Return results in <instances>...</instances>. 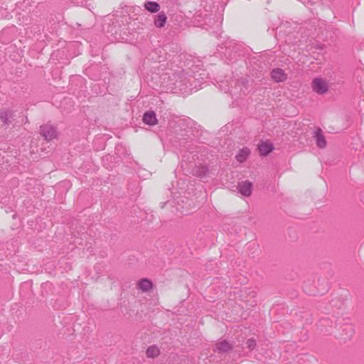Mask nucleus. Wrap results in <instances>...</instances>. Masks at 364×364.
I'll return each mask as SVG.
<instances>
[{"mask_svg":"<svg viewBox=\"0 0 364 364\" xmlns=\"http://www.w3.org/2000/svg\"><path fill=\"white\" fill-rule=\"evenodd\" d=\"M311 87L315 93L323 95L329 91V82L321 77H316L312 80Z\"/></svg>","mask_w":364,"mask_h":364,"instance_id":"nucleus-1","label":"nucleus"},{"mask_svg":"<svg viewBox=\"0 0 364 364\" xmlns=\"http://www.w3.org/2000/svg\"><path fill=\"white\" fill-rule=\"evenodd\" d=\"M40 134L46 141L57 139L59 136L56 127L50 123H46L40 127Z\"/></svg>","mask_w":364,"mask_h":364,"instance_id":"nucleus-2","label":"nucleus"},{"mask_svg":"<svg viewBox=\"0 0 364 364\" xmlns=\"http://www.w3.org/2000/svg\"><path fill=\"white\" fill-rule=\"evenodd\" d=\"M270 77L275 82H283L287 80L288 75L283 69L276 68L270 72Z\"/></svg>","mask_w":364,"mask_h":364,"instance_id":"nucleus-3","label":"nucleus"},{"mask_svg":"<svg viewBox=\"0 0 364 364\" xmlns=\"http://www.w3.org/2000/svg\"><path fill=\"white\" fill-rule=\"evenodd\" d=\"M237 189L243 196L249 197L251 196L252 192V183L250 181L239 182L237 186Z\"/></svg>","mask_w":364,"mask_h":364,"instance_id":"nucleus-4","label":"nucleus"},{"mask_svg":"<svg viewBox=\"0 0 364 364\" xmlns=\"http://www.w3.org/2000/svg\"><path fill=\"white\" fill-rule=\"evenodd\" d=\"M258 150L261 155L266 156L273 150V145L268 141H261L258 144Z\"/></svg>","mask_w":364,"mask_h":364,"instance_id":"nucleus-5","label":"nucleus"},{"mask_svg":"<svg viewBox=\"0 0 364 364\" xmlns=\"http://www.w3.org/2000/svg\"><path fill=\"white\" fill-rule=\"evenodd\" d=\"M302 289L304 291L309 295L315 296L323 293V291H319L316 287H311V284L309 281L304 283Z\"/></svg>","mask_w":364,"mask_h":364,"instance_id":"nucleus-6","label":"nucleus"},{"mask_svg":"<svg viewBox=\"0 0 364 364\" xmlns=\"http://www.w3.org/2000/svg\"><path fill=\"white\" fill-rule=\"evenodd\" d=\"M143 121L150 126L156 125L158 123L156 114L152 111L147 112L144 114Z\"/></svg>","mask_w":364,"mask_h":364,"instance_id":"nucleus-7","label":"nucleus"},{"mask_svg":"<svg viewBox=\"0 0 364 364\" xmlns=\"http://www.w3.org/2000/svg\"><path fill=\"white\" fill-rule=\"evenodd\" d=\"M250 154V150L247 147H244L239 150L235 156V158L238 162L242 163L247 160Z\"/></svg>","mask_w":364,"mask_h":364,"instance_id":"nucleus-8","label":"nucleus"},{"mask_svg":"<svg viewBox=\"0 0 364 364\" xmlns=\"http://www.w3.org/2000/svg\"><path fill=\"white\" fill-rule=\"evenodd\" d=\"M161 350L159 348L155 345L150 346L146 350V355L148 358H155L160 355Z\"/></svg>","mask_w":364,"mask_h":364,"instance_id":"nucleus-9","label":"nucleus"},{"mask_svg":"<svg viewBox=\"0 0 364 364\" xmlns=\"http://www.w3.org/2000/svg\"><path fill=\"white\" fill-rule=\"evenodd\" d=\"M138 287L144 292L149 291L152 289V283L147 279H143L138 282Z\"/></svg>","mask_w":364,"mask_h":364,"instance_id":"nucleus-10","label":"nucleus"},{"mask_svg":"<svg viewBox=\"0 0 364 364\" xmlns=\"http://www.w3.org/2000/svg\"><path fill=\"white\" fill-rule=\"evenodd\" d=\"M144 7L146 10L151 13H156L159 11L160 6L155 1H147L144 4Z\"/></svg>","mask_w":364,"mask_h":364,"instance_id":"nucleus-11","label":"nucleus"},{"mask_svg":"<svg viewBox=\"0 0 364 364\" xmlns=\"http://www.w3.org/2000/svg\"><path fill=\"white\" fill-rule=\"evenodd\" d=\"M166 16L165 15L164 13H160L158 16H157V18L154 22L155 23V26L157 27V28H162L163 26H164L166 22Z\"/></svg>","mask_w":364,"mask_h":364,"instance_id":"nucleus-12","label":"nucleus"},{"mask_svg":"<svg viewBox=\"0 0 364 364\" xmlns=\"http://www.w3.org/2000/svg\"><path fill=\"white\" fill-rule=\"evenodd\" d=\"M316 141L317 146L320 148H324L326 145V141L324 136L319 133L316 134Z\"/></svg>","mask_w":364,"mask_h":364,"instance_id":"nucleus-13","label":"nucleus"},{"mask_svg":"<svg viewBox=\"0 0 364 364\" xmlns=\"http://www.w3.org/2000/svg\"><path fill=\"white\" fill-rule=\"evenodd\" d=\"M217 347L220 350L222 351H228L231 349V345L225 341L218 343L217 344Z\"/></svg>","mask_w":364,"mask_h":364,"instance_id":"nucleus-14","label":"nucleus"},{"mask_svg":"<svg viewBox=\"0 0 364 364\" xmlns=\"http://www.w3.org/2000/svg\"><path fill=\"white\" fill-rule=\"evenodd\" d=\"M10 117L11 113L9 111H2L0 112V119L3 122L6 123Z\"/></svg>","mask_w":364,"mask_h":364,"instance_id":"nucleus-15","label":"nucleus"},{"mask_svg":"<svg viewBox=\"0 0 364 364\" xmlns=\"http://www.w3.org/2000/svg\"><path fill=\"white\" fill-rule=\"evenodd\" d=\"M246 345L249 349L252 350L256 346V341L254 339H249L247 340Z\"/></svg>","mask_w":364,"mask_h":364,"instance_id":"nucleus-16","label":"nucleus"}]
</instances>
